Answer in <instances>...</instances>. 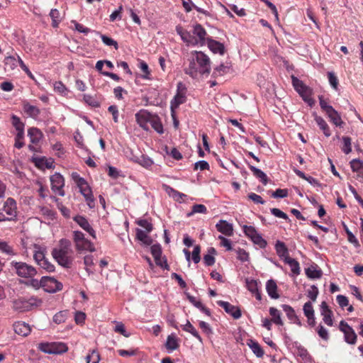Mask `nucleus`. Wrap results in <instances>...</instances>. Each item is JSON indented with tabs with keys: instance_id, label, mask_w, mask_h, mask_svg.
I'll return each instance as SVG.
<instances>
[{
	"instance_id": "nucleus-1",
	"label": "nucleus",
	"mask_w": 363,
	"mask_h": 363,
	"mask_svg": "<svg viewBox=\"0 0 363 363\" xmlns=\"http://www.w3.org/2000/svg\"><path fill=\"white\" fill-rule=\"evenodd\" d=\"M189 60V66L184 69V72L192 78H196L199 74H208L211 72L210 58L203 52H191Z\"/></svg>"
},
{
	"instance_id": "nucleus-2",
	"label": "nucleus",
	"mask_w": 363,
	"mask_h": 363,
	"mask_svg": "<svg viewBox=\"0 0 363 363\" xmlns=\"http://www.w3.org/2000/svg\"><path fill=\"white\" fill-rule=\"evenodd\" d=\"M71 242L67 239H61L58 247L52 251V255L56 262L65 268H69L73 262Z\"/></svg>"
},
{
	"instance_id": "nucleus-3",
	"label": "nucleus",
	"mask_w": 363,
	"mask_h": 363,
	"mask_svg": "<svg viewBox=\"0 0 363 363\" xmlns=\"http://www.w3.org/2000/svg\"><path fill=\"white\" fill-rule=\"evenodd\" d=\"M17 213L16 203L9 198L6 201H0V221L11 220Z\"/></svg>"
},
{
	"instance_id": "nucleus-4",
	"label": "nucleus",
	"mask_w": 363,
	"mask_h": 363,
	"mask_svg": "<svg viewBox=\"0 0 363 363\" xmlns=\"http://www.w3.org/2000/svg\"><path fill=\"white\" fill-rule=\"evenodd\" d=\"M73 241L78 252L89 251L94 252L96 250L94 244L86 239L84 234L81 231L75 230L73 232Z\"/></svg>"
},
{
	"instance_id": "nucleus-5",
	"label": "nucleus",
	"mask_w": 363,
	"mask_h": 363,
	"mask_svg": "<svg viewBox=\"0 0 363 363\" xmlns=\"http://www.w3.org/2000/svg\"><path fill=\"white\" fill-rule=\"evenodd\" d=\"M45 248L40 245H35L33 259L41 268L49 272H53L55 270V266L45 257Z\"/></svg>"
},
{
	"instance_id": "nucleus-6",
	"label": "nucleus",
	"mask_w": 363,
	"mask_h": 363,
	"mask_svg": "<svg viewBox=\"0 0 363 363\" xmlns=\"http://www.w3.org/2000/svg\"><path fill=\"white\" fill-rule=\"evenodd\" d=\"M41 300L35 298L30 297L28 299L25 298H18L13 301V308L19 311H30L34 306H38L41 303Z\"/></svg>"
},
{
	"instance_id": "nucleus-7",
	"label": "nucleus",
	"mask_w": 363,
	"mask_h": 363,
	"mask_svg": "<svg viewBox=\"0 0 363 363\" xmlns=\"http://www.w3.org/2000/svg\"><path fill=\"white\" fill-rule=\"evenodd\" d=\"M11 265L18 276L21 277H33L37 274L35 268L26 262L13 261L11 262Z\"/></svg>"
},
{
	"instance_id": "nucleus-8",
	"label": "nucleus",
	"mask_w": 363,
	"mask_h": 363,
	"mask_svg": "<svg viewBox=\"0 0 363 363\" xmlns=\"http://www.w3.org/2000/svg\"><path fill=\"white\" fill-rule=\"evenodd\" d=\"M242 228L245 235L249 238L255 245L259 246L262 249L266 247L267 245V241L262 238V235L258 233L254 226L245 225Z\"/></svg>"
},
{
	"instance_id": "nucleus-9",
	"label": "nucleus",
	"mask_w": 363,
	"mask_h": 363,
	"mask_svg": "<svg viewBox=\"0 0 363 363\" xmlns=\"http://www.w3.org/2000/svg\"><path fill=\"white\" fill-rule=\"evenodd\" d=\"M42 288L48 293H55L62 289V284L51 277H43Z\"/></svg>"
},
{
	"instance_id": "nucleus-10",
	"label": "nucleus",
	"mask_w": 363,
	"mask_h": 363,
	"mask_svg": "<svg viewBox=\"0 0 363 363\" xmlns=\"http://www.w3.org/2000/svg\"><path fill=\"white\" fill-rule=\"evenodd\" d=\"M185 101L186 87L182 82H179L177 84V93L171 101L170 106L172 111H174V109L177 108L179 105L184 104Z\"/></svg>"
},
{
	"instance_id": "nucleus-11",
	"label": "nucleus",
	"mask_w": 363,
	"mask_h": 363,
	"mask_svg": "<svg viewBox=\"0 0 363 363\" xmlns=\"http://www.w3.org/2000/svg\"><path fill=\"white\" fill-rule=\"evenodd\" d=\"M51 189L52 191L58 195L65 196L63 187L65 186L64 177L60 173H55L50 177Z\"/></svg>"
},
{
	"instance_id": "nucleus-12",
	"label": "nucleus",
	"mask_w": 363,
	"mask_h": 363,
	"mask_svg": "<svg viewBox=\"0 0 363 363\" xmlns=\"http://www.w3.org/2000/svg\"><path fill=\"white\" fill-rule=\"evenodd\" d=\"M340 330L345 335V341L351 345H354L357 340V335L354 330L344 320L340 323Z\"/></svg>"
},
{
	"instance_id": "nucleus-13",
	"label": "nucleus",
	"mask_w": 363,
	"mask_h": 363,
	"mask_svg": "<svg viewBox=\"0 0 363 363\" xmlns=\"http://www.w3.org/2000/svg\"><path fill=\"white\" fill-rule=\"evenodd\" d=\"M77 186L79 189L80 193L85 198V200L87 202L88 206L90 208H92L94 206V199L92 194L91 189L89 186L88 183L86 182V181L84 179L82 182L77 184Z\"/></svg>"
},
{
	"instance_id": "nucleus-14",
	"label": "nucleus",
	"mask_w": 363,
	"mask_h": 363,
	"mask_svg": "<svg viewBox=\"0 0 363 363\" xmlns=\"http://www.w3.org/2000/svg\"><path fill=\"white\" fill-rule=\"evenodd\" d=\"M152 116L153 115L145 109H141L135 113L138 124L144 130L148 129V123Z\"/></svg>"
},
{
	"instance_id": "nucleus-15",
	"label": "nucleus",
	"mask_w": 363,
	"mask_h": 363,
	"mask_svg": "<svg viewBox=\"0 0 363 363\" xmlns=\"http://www.w3.org/2000/svg\"><path fill=\"white\" fill-rule=\"evenodd\" d=\"M217 304L222 307L227 313L232 315L235 319H238L242 315L239 307L233 306L227 301H217Z\"/></svg>"
},
{
	"instance_id": "nucleus-16",
	"label": "nucleus",
	"mask_w": 363,
	"mask_h": 363,
	"mask_svg": "<svg viewBox=\"0 0 363 363\" xmlns=\"http://www.w3.org/2000/svg\"><path fill=\"white\" fill-rule=\"evenodd\" d=\"M74 220L85 231H86L94 239L96 238V232L89 224L87 219L82 216H77Z\"/></svg>"
},
{
	"instance_id": "nucleus-17",
	"label": "nucleus",
	"mask_w": 363,
	"mask_h": 363,
	"mask_svg": "<svg viewBox=\"0 0 363 363\" xmlns=\"http://www.w3.org/2000/svg\"><path fill=\"white\" fill-rule=\"evenodd\" d=\"M193 34L196 36V45H203L206 44V38L207 33L201 24H196L194 26Z\"/></svg>"
},
{
	"instance_id": "nucleus-18",
	"label": "nucleus",
	"mask_w": 363,
	"mask_h": 363,
	"mask_svg": "<svg viewBox=\"0 0 363 363\" xmlns=\"http://www.w3.org/2000/svg\"><path fill=\"white\" fill-rule=\"evenodd\" d=\"M217 230L225 236H232L233 235V226L231 223L225 220H220L216 225Z\"/></svg>"
},
{
	"instance_id": "nucleus-19",
	"label": "nucleus",
	"mask_w": 363,
	"mask_h": 363,
	"mask_svg": "<svg viewBox=\"0 0 363 363\" xmlns=\"http://www.w3.org/2000/svg\"><path fill=\"white\" fill-rule=\"evenodd\" d=\"M350 164L352 172L357 174V179L363 183V161L359 159H353Z\"/></svg>"
},
{
	"instance_id": "nucleus-20",
	"label": "nucleus",
	"mask_w": 363,
	"mask_h": 363,
	"mask_svg": "<svg viewBox=\"0 0 363 363\" xmlns=\"http://www.w3.org/2000/svg\"><path fill=\"white\" fill-rule=\"evenodd\" d=\"M320 313L323 316V320L324 323L328 326H332L333 324L332 318L333 312L329 308L325 301H323L320 304Z\"/></svg>"
},
{
	"instance_id": "nucleus-21",
	"label": "nucleus",
	"mask_w": 363,
	"mask_h": 363,
	"mask_svg": "<svg viewBox=\"0 0 363 363\" xmlns=\"http://www.w3.org/2000/svg\"><path fill=\"white\" fill-rule=\"evenodd\" d=\"M176 31L184 43L188 45H196L194 37L192 36L189 31L184 30L182 26H177Z\"/></svg>"
},
{
	"instance_id": "nucleus-22",
	"label": "nucleus",
	"mask_w": 363,
	"mask_h": 363,
	"mask_svg": "<svg viewBox=\"0 0 363 363\" xmlns=\"http://www.w3.org/2000/svg\"><path fill=\"white\" fill-rule=\"evenodd\" d=\"M13 326L15 333L19 335L25 337L30 333V325L25 322H16Z\"/></svg>"
},
{
	"instance_id": "nucleus-23",
	"label": "nucleus",
	"mask_w": 363,
	"mask_h": 363,
	"mask_svg": "<svg viewBox=\"0 0 363 363\" xmlns=\"http://www.w3.org/2000/svg\"><path fill=\"white\" fill-rule=\"evenodd\" d=\"M283 311L286 313L288 318L294 323L301 326V322L296 315L295 311L289 305L284 304L281 306Z\"/></svg>"
},
{
	"instance_id": "nucleus-24",
	"label": "nucleus",
	"mask_w": 363,
	"mask_h": 363,
	"mask_svg": "<svg viewBox=\"0 0 363 363\" xmlns=\"http://www.w3.org/2000/svg\"><path fill=\"white\" fill-rule=\"evenodd\" d=\"M207 45L208 48L214 53H218L222 55L225 52V47L223 44L218 41L208 39L207 40Z\"/></svg>"
},
{
	"instance_id": "nucleus-25",
	"label": "nucleus",
	"mask_w": 363,
	"mask_h": 363,
	"mask_svg": "<svg viewBox=\"0 0 363 363\" xmlns=\"http://www.w3.org/2000/svg\"><path fill=\"white\" fill-rule=\"evenodd\" d=\"M19 56L16 58L14 56H7L4 59V69L6 72H11L14 70L19 65Z\"/></svg>"
},
{
	"instance_id": "nucleus-26",
	"label": "nucleus",
	"mask_w": 363,
	"mask_h": 363,
	"mask_svg": "<svg viewBox=\"0 0 363 363\" xmlns=\"http://www.w3.org/2000/svg\"><path fill=\"white\" fill-rule=\"evenodd\" d=\"M182 6L186 12H190L193 9L196 10L198 12L203 13L206 16H209L210 13L208 11L196 6L191 0H182Z\"/></svg>"
},
{
	"instance_id": "nucleus-27",
	"label": "nucleus",
	"mask_w": 363,
	"mask_h": 363,
	"mask_svg": "<svg viewBox=\"0 0 363 363\" xmlns=\"http://www.w3.org/2000/svg\"><path fill=\"white\" fill-rule=\"evenodd\" d=\"M266 290L270 298L274 299L279 298V295L277 293V283L273 279H269L267 281Z\"/></svg>"
},
{
	"instance_id": "nucleus-28",
	"label": "nucleus",
	"mask_w": 363,
	"mask_h": 363,
	"mask_svg": "<svg viewBox=\"0 0 363 363\" xmlns=\"http://www.w3.org/2000/svg\"><path fill=\"white\" fill-rule=\"evenodd\" d=\"M23 111L28 116L33 118H37L40 113V111L37 106L28 102L23 104Z\"/></svg>"
},
{
	"instance_id": "nucleus-29",
	"label": "nucleus",
	"mask_w": 363,
	"mask_h": 363,
	"mask_svg": "<svg viewBox=\"0 0 363 363\" xmlns=\"http://www.w3.org/2000/svg\"><path fill=\"white\" fill-rule=\"evenodd\" d=\"M28 135L32 143L37 144L41 140L43 134L37 128H30L28 130Z\"/></svg>"
},
{
	"instance_id": "nucleus-30",
	"label": "nucleus",
	"mask_w": 363,
	"mask_h": 363,
	"mask_svg": "<svg viewBox=\"0 0 363 363\" xmlns=\"http://www.w3.org/2000/svg\"><path fill=\"white\" fill-rule=\"evenodd\" d=\"M151 254L153 256L157 265L163 267V262L161 260L162 248L160 245H153L151 247Z\"/></svg>"
},
{
	"instance_id": "nucleus-31",
	"label": "nucleus",
	"mask_w": 363,
	"mask_h": 363,
	"mask_svg": "<svg viewBox=\"0 0 363 363\" xmlns=\"http://www.w3.org/2000/svg\"><path fill=\"white\" fill-rule=\"evenodd\" d=\"M275 250L279 257L284 258V259L286 257H289L288 249L283 242L277 240L275 244Z\"/></svg>"
},
{
	"instance_id": "nucleus-32",
	"label": "nucleus",
	"mask_w": 363,
	"mask_h": 363,
	"mask_svg": "<svg viewBox=\"0 0 363 363\" xmlns=\"http://www.w3.org/2000/svg\"><path fill=\"white\" fill-rule=\"evenodd\" d=\"M165 346L166 348L170 352L176 350L179 347V345L178 342V339L175 335L171 334L168 335Z\"/></svg>"
},
{
	"instance_id": "nucleus-33",
	"label": "nucleus",
	"mask_w": 363,
	"mask_h": 363,
	"mask_svg": "<svg viewBox=\"0 0 363 363\" xmlns=\"http://www.w3.org/2000/svg\"><path fill=\"white\" fill-rule=\"evenodd\" d=\"M147 233H148L147 231L138 228L136 230V238L143 244L146 245H151L152 240L150 238V237L147 235Z\"/></svg>"
},
{
	"instance_id": "nucleus-34",
	"label": "nucleus",
	"mask_w": 363,
	"mask_h": 363,
	"mask_svg": "<svg viewBox=\"0 0 363 363\" xmlns=\"http://www.w3.org/2000/svg\"><path fill=\"white\" fill-rule=\"evenodd\" d=\"M249 168L255 177L259 179L264 184H267V177L264 172L252 165H249Z\"/></svg>"
},
{
	"instance_id": "nucleus-35",
	"label": "nucleus",
	"mask_w": 363,
	"mask_h": 363,
	"mask_svg": "<svg viewBox=\"0 0 363 363\" xmlns=\"http://www.w3.org/2000/svg\"><path fill=\"white\" fill-rule=\"evenodd\" d=\"M149 123L157 133L160 134L163 133V126L160 118L157 116L153 115Z\"/></svg>"
},
{
	"instance_id": "nucleus-36",
	"label": "nucleus",
	"mask_w": 363,
	"mask_h": 363,
	"mask_svg": "<svg viewBox=\"0 0 363 363\" xmlns=\"http://www.w3.org/2000/svg\"><path fill=\"white\" fill-rule=\"evenodd\" d=\"M182 329L187 332L191 333L194 337H196L200 342H203L202 337L199 334L198 331L196 330V328L191 324L189 321H187V323L185 325H183Z\"/></svg>"
},
{
	"instance_id": "nucleus-37",
	"label": "nucleus",
	"mask_w": 363,
	"mask_h": 363,
	"mask_svg": "<svg viewBox=\"0 0 363 363\" xmlns=\"http://www.w3.org/2000/svg\"><path fill=\"white\" fill-rule=\"evenodd\" d=\"M247 345L250 347V348L252 350L253 353L257 357H262L264 355V350L259 345V344L257 342H255L254 340H250L249 342L247 343Z\"/></svg>"
},
{
	"instance_id": "nucleus-38",
	"label": "nucleus",
	"mask_w": 363,
	"mask_h": 363,
	"mask_svg": "<svg viewBox=\"0 0 363 363\" xmlns=\"http://www.w3.org/2000/svg\"><path fill=\"white\" fill-rule=\"evenodd\" d=\"M315 121L320 128L323 130L324 135L326 137L330 136L331 133L325 121L320 116H315Z\"/></svg>"
},
{
	"instance_id": "nucleus-39",
	"label": "nucleus",
	"mask_w": 363,
	"mask_h": 363,
	"mask_svg": "<svg viewBox=\"0 0 363 363\" xmlns=\"http://www.w3.org/2000/svg\"><path fill=\"white\" fill-rule=\"evenodd\" d=\"M328 116L336 126H340L342 123V119L337 111L332 108L327 113Z\"/></svg>"
},
{
	"instance_id": "nucleus-40",
	"label": "nucleus",
	"mask_w": 363,
	"mask_h": 363,
	"mask_svg": "<svg viewBox=\"0 0 363 363\" xmlns=\"http://www.w3.org/2000/svg\"><path fill=\"white\" fill-rule=\"evenodd\" d=\"M284 262L290 266L291 270L294 274L298 275L300 274L299 263L296 259L291 257H286Z\"/></svg>"
},
{
	"instance_id": "nucleus-41",
	"label": "nucleus",
	"mask_w": 363,
	"mask_h": 363,
	"mask_svg": "<svg viewBox=\"0 0 363 363\" xmlns=\"http://www.w3.org/2000/svg\"><path fill=\"white\" fill-rule=\"evenodd\" d=\"M269 314L272 317V321L278 325H283V321L281 318L280 312L275 308H269Z\"/></svg>"
},
{
	"instance_id": "nucleus-42",
	"label": "nucleus",
	"mask_w": 363,
	"mask_h": 363,
	"mask_svg": "<svg viewBox=\"0 0 363 363\" xmlns=\"http://www.w3.org/2000/svg\"><path fill=\"white\" fill-rule=\"evenodd\" d=\"M52 354H62L67 351V346L62 342H52Z\"/></svg>"
},
{
	"instance_id": "nucleus-43",
	"label": "nucleus",
	"mask_w": 363,
	"mask_h": 363,
	"mask_svg": "<svg viewBox=\"0 0 363 363\" xmlns=\"http://www.w3.org/2000/svg\"><path fill=\"white\" fill-rule=\"evenodd\" d=\"M167 193L172 196L175 201H180L184 197H186V195L177 191L170 186H166Z\"/></svg>"
},
{
	"instance_id": "nucleus-44",
	"label": "nucleus",
	"mask_w": 363,
	"mask_h": 363,
	"mask_svg": "<svg viewBox=\"0 0 363 363\" xmlns=\"http://www.w3.org/2000/svg\"><path fill=\"white\" fill-rule=\"evenodd\" d=\"M306 275L311 279H318L322 276V272L315 267L311 266L306 270Z\"/></svg>"
},
{
	"instance_id": "nucleus-45",
	"label": "nucleus",
	"mask_w": 363,
	"mask_h": 363,
	"mask_svg": "<svg viewBox=\"0 0 363 363\" xmlns=\"http://www.w3.org/2000/svg\"><path fill=\"white\" fill-rule=\"evenodd\" d=\"M11 123L13 126L17 130V133L24 132V123L21 122L20 118L13 115L11 116Z\"/></svg>"
},
{
	"instance_id": "nucleus-46",
	"label": "nucleus",
	"mask_w": 363,
	"mask_h": 363,
	"mask_svg": "<svg viewBox=\"0 0 363 363\" xmlns=\"http://www.w3.org/2000/svg\"><path fill=\"white\" fill-rule=\"evenodd\" d=\"M83 99L86 104L92 107H99L100 102L94 96L89 94H84Z\"/></svg>"
},
{
	"instance_id": "nucleus-47",
	"label": "nucleus",
	"mask_w": 363,
	"mask_h": 363,
	"mask_svg": "<svg viewBox=\"0 0 363 363\" xmlns=\"http://www.w3.org/2000/svg\"><path fill=\"white\" fill-rule=\"evenodd\" d=\"M246 283V287L247 289L251 292H257V290H259V282L253 279H245Z\"/></svg>"
},
{
	"instance_id": "nucleus-48",
	"label": "nucleus",
	"mask_w": 363,
	"mask_h": 363,
	"mask_svg": "<svg viewBox=\"0 0 363 363\" xmlns=\"http://www.w3.org/2000/svg\"><path fill=\"white\" fill-rule=\"evenodd\" d=\"M50 16L52 19V26L57 28L60 22V12L57 9H52L50 12Z\"/></svg>"
},
{
	"instance_id": "nucleus-49",
	"label": "nucleus",
	"mask_w": 363,
	"mask_h": 363,
	"mask_svg": "<svg viewBox=\"0 0 363 363\" xmlns=\"http://www.w3.org/2000/svg\"><path fill=\"white\" fill-rule=\"evenodd\" d=\"M135 162H136L137 163L140 164L141 166L145 168L150 167L153 164V162L150 158L144 155H142L140 157H138L137 159H135Z\"/></svg>"
},
{
	"instance_id": "nucleus-50",
	"label": "nucleus",
	"mask_w": 363,
	"mask_h": 363,
	"mask_svg": "<svg viewBox=\"0 0 363 363\" xmlns=\"http://www.w3.org/2000/svg\"><path fill=\"white\" fill-rule=\"evenodd\" d=\"M311 89L309 87L306 86L305 87L304 89H303V91H301L298 94L301 96V97L305 101L311 105L313 103V101L311 99Z\"/></svg>"
},
{
	"instance_id": "nucleus-51",
	"label": "nucleus",
	"mask_w": 363,
	"mask_h": 363,
	"mask_svg": "<svg viewBox=\"0 0 363 363\" xmlns=\"http://www.w3.org/2000/svg\"><path fill=\"white\" fill-rule=\"evenodd\" d=\"M35 164L39 167L50 169L53 167V161L51 159L40 158L36 160Z\"/></svg>"
},
{
	"instance_id": "nucleus-52",
	"label": "nucleus",
	"mask_w": 363,
	"mask_h": 363,
	"mask_svg": "<svg viewBox=\"0 0 363 363\" xmlns=\"http://www.w3.org/2000/svg\"><path fill=\"white\" fill-rule=\"evenodd\" d=\"M96 34L100 35L101 40L105 45H106L108 46H113L116 50L118 49V43L116 40H114L113 39H112L105 35L100 34L99 32H96Z\"/></svg>"
},
{
	"instance_id": "nucleus-53",
	"label": "nucleus",
	"mask_w": 363,
	"mask_h": 363,
	"mask_svg": "<svg viewBox=\"0 0 363 363\" xmlns=\"http://www.w3.org/2000/svg\"><path fill=\"white\" fill-rule=\"evenodd\" d=\"M139 68L143 73V74L142 75V78L145 79H150V73L147 64L144 61H140L139 62Z\"/></svg>"
},
{
	"instance_id": "nucleus-54",
	"label": "nucleus",
	"mask_w": 363,
	"mask_h": 363,
	"mask_svg": "<svg viewBox=\"0 0 363 363\" xmlns=\"http://www.w3.org/2000/svg\"><path fill=\"white\" fill-rule=\"evenodd\" d=\"M292 84L295 90L300 93L303 89H305L306 86L302 81L299 80L297 77L292 76Z\"/></svg>"
},
{
	"instance_id": "nucleus-55",
	"label": "nucleus",
	"mask_w": 363,
	"mask_h": 363,
	"mask_svg": "<svg viewBox=\"0 0 363 363\" xmlns=\"http://www.w3.org/2000/svg\"><path fill=\"white\" fill-rule=\"evenodd\" d=\"M207 208L203 204H195L192 206L191 212L188 216H191L194 213H206Z\"/></svg>"
},
{
	"instance_id": "nucleus-56",
	"label": "nucleus",
	"mask_w": 363,
	"mask_h": 363,
	"mask_svg": "<svg viewBox=\"0 0 363 363\" xmlns=\"http://www.w3.org/2000/svg\"><path fill=\"white\" fill-rule=\"evenodd\" d=\"M123 6L120 5L118 9L115 10L109 16V20L111 22L115 21L116 20H121L122 16L121 13L123 11Z\"/></svg>"
},
{
	"instance_id": "nucleus-57",
	"label": "nucleus",
	"mask_w": 363,
	"mask_h": 363,
	"mask_svg": "<svg viewBox=\"0 0 363 363\" xmlns=\"http://www.w3.org/2000/svg\"><path fill=\"white\" fill-rule=\"evenodd\" d=\"M328 81H329V83H330V86L334 89L337 90L338 79L337 78L335 74L333 72H329L328 73Z\"/></svg>"
},
{
	"instance_id": "nucleus-58",
	"label": "nucleus",
	"mask_w": 363,
	"mask_h": 363,
	"mask_svg": "<svg viewBox=\"0 0 363 363\" xmlns=\"http://www.w3.org/2000/svg\"><path fill=\"white\" fill-rule=\"evenodd\" d=\"M342 141H343V147H342V150L345 154L347 155L350 152H351V151H352L351 139L349 137H343Z\"/></svg>"
},
{
	"instance_id": "nucleus-59",
	"label": "nucleus",
	"mask_w": 363,
	"mask_h": 363,
	"mask_svg": "<svg viewBox=\"0 0 363 363\" xmlns=\"http://www.w3.org/2000/svg\"><path fill=\"white\" fill-rule=\"evenodd\" d=\"M71 23L74 24V29L77 30L79 33L87 34L91 31V30L89 28L84 26L82 24L79 23L76 21H72Z\"/></svg>"
},
{
	"instance_id": "nucleus-60",
	"label": "nucleus",
	"mask_w": 363,
	"mask_h": 363,
	"mask_svg": "<svg viewBox=\"0 0 363 363\" xmlns=\"http://www.w3.org/2000/svg\"><path fill=\"white\" fill-rule=\"evenodd\" d=\"M218 239L220 240V245L225 247L226 250H232V243L229 239L225 238L223 235H218Z\"/></svg>"
},
{
	"instance_id": "nucleus-61",
	"label": "nucleus",
	"mask_w": 363,
	"mask_h": 363,
	"mask_svg": "<svg viewBox=\"0 0 363 363\" xmlns=\"http://www.w3.org/2000/svg\"><path fill=\"white\" fill-rule=\"evenodd\" d=\"M23 138H24V132L17 133L16 138H15V144H14V146L16 148L21 149L24 145V143L23 141Z\"/></svg>"
},
{
	"instance_id": "nucleus-62",
	"label": "nucleus",
	"mask_w": 363,
	"mask_h": 363,
	"mask_svg": "<svg viewBox=\"0 0 363 363\" xmlns=\"http://www.w3.org/2000/svg\"><path fill=\"white\" fill-rule=\"evenodd\" d=\"M230 70V67L228 65L221 64L219 66H218L215 69V74L222 76L226 73H228Z\"/></svg>"
},
{
	"instance_id": "nucleus-63",
	"label": "nucleus",
	"mask_w": 363,
	"mask_h": 363,
	"mask_svg": "<svg viewBox=\"0 0 363 363\" xmlns=\"http://www.w3.org/2000/svg\"><path fill=\"white\" fill-rule=\"evenodd\" d=\"M0 251L7 255H15L13 248L6 242L0 241Z\"/></svg>"
},
{
	"instance_id": "nucleus-64",
	"label": "nucleus",
	"mask_w": 363,
	"mask_h": 363,
	"mask_svg": "<svg viewBox=\"0 0 363 363\" xmlns=\"http://www.w3.org/2000/svg\"><path fill=\"white\" fill-rule=\"evenodd\" d=\"M303 313L306 317L314 315V310L312 303L308 301L306 302L303 306Z\"/></svg>"
}]
</instances>
